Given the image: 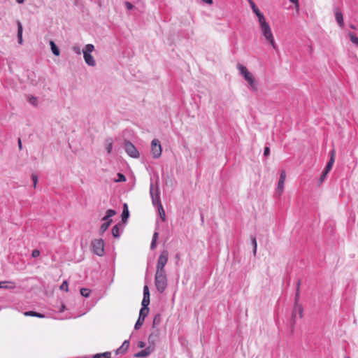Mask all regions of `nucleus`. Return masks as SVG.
<instances>
[{
	"instance_id": "nucleus-1",
	"label": "nucleus",
	"mask_w": 358,
	"mask_h": 358,
	"mask_svg": "<svg viewBox=\"0 0 358 358\" xmlns=\"http://www.w3.org/2000/svg\"><path fill=\"white\" fill-rule=\"evenodd\" d=\"M150 194L152 198V203L153 206L157 208L159 217L164 222L166 220V213L160 200V193L158 182H156L155 185L152 182H150Z\"/></svg>"
},
{
	"instance_id": "nucleus-2",
	"label": "nucleus",
	"mask_w": 358,
	"mask_h": 358,
	"mask_svg": "<svg viewBox=\"0 0 358 358\" xmlns=\"http://www.w3.org/2000/svg\"><path fill=\"white\" fill-rule=\"evenodd\" d=\"M94 50V45L92 44H87L85 46L82 50L83 57L85 63L90 66H94L96 62L94 57L91 55V53Z\"/></svg>"
},
{
	"instance_id": "nucleus-3",
	"label": "nucleus",
	"mask_w": 358,
	"mask_h": 358,
	"mask_svg": "<svg viewBox=\"0 0 358 358\" xmlns=\"http://www.w3.org/2000/svg\"><path fill=\"white\" fill-rule=\"evenodd\" d=\"M262 35L266 38V41L275 49H277V45L275 43L274 38L269 24H264L260 27Z\"/></svg>"
},
{
	"instance_id": "nucleus-4",
	"label": "nucleus",
	"mask_w": 358,
	"mask_h": 358,
	"mask_svg": "<svg viewBox=\"0 0 358 358\" xmlns=\"http://www.w3.org/2000/svg\"><path fill=\"white\" fill-rule=\"evenodd\" d=\"M116 214L115 210L109 209L106 211V215L103 217V220L106 221L103 223L100 227V234L102 235L109 227L112 222V220L110 218Z\"/></svg>"
},
{
	"instance_id": "nucleus-5",
	"label": "nucleus",
	"mask_w": 358,
	"mask_h": 358,
	"mask_svg": "<svg viewBox=\"0 0 358 358\" xmlns=\"http://www.w3.org/2000/svg\"><path fill=\"white\" fill-rule=\"evenodd\" d=\"M155 285L159 293H163L168 285L167 276H155Z\"/></svg>"
},
{
	"instance_id": "nucleus-6",
	"label": "nucleus",
	"mask_w": 358,
	"mask_h": 358,
	"mask_svg": "<svg viewBox=\"0 0 358 358\" xmlns=\"http://www.w3.org/2000/svg\"><path fill=\"white\" fill-rule=\"evenodd\" d=\"M92 247L93 252L98 256H103L104 255V241L103 239H95L92 242Z\"/></svg>"
},
{
	"instance_id": "nucleus-7",
	"label": "nucleus",
	"mask_w": 358,
	"mask_h": 358,
	"mask_svg": "<svg viewBox=\"0 0 358 358\" xmlns=\"http://www.w3.org/2000/svg\"><path fill=\"white\" fill-rule=\"evenodd\" d=\"M162 146L158 139H153L151 142V154L153 158L157 159L162 155Z\"/></svg>"
},
{
	"instance_id": "nucleus-8",
	"label": "nucleus",
	"mask_w": 358,
	"mask_h": 358,
	"mask_svg": "<svg viewBox=\"0 0 358 358\" xmlns=\"http://www.w3.org/2000/svg\"><path fill=\"white\" fill-rule=\"evenodd\" d=\"M300 289H296L295 297H294V306L292 314V320H295V313L296 310H299V315L300 318H302L303 313V308L301 305L299 304Z\"/></svg>"
},
{
	"instance_id": "nucleus-9",
	"label": "nucleus",
	"mask_w": 358,
	"mask_h": 358,
	"mask_svg": "<svg viewBox=\"0 0 358 358\" xmlns=\"http://www.w3.org/2000/svg\"><path fill=\"white\" fill-rule=\"evenodd\" d=\"M126 152L133 158H138L139 152L134 145L129 141H126L124 145Z\"/></svg>"
},
{
	"instance_id": "nucleus-10",
	"label": "nucleus",
	"mask_w": 358,
	"mask_h": 358,
	"mask_svg": "<svg viewBox=\"0 0 358 358\" xmlns=\"http://www.w3.org/2000/svg\"><path fill=\"white\" fill-rule=\"evenodd\" d=\"M285 178H286V172L285 170H282L280 171L279 180H278V186L276 188V194H278V196H280L283 192Z\"/></svg>"
},
{
	"instance_id": "nucleus-11",
	"label": "nucleus",
	"mask_w": 358,
	"mask_h": 358,
	"mask_svg": "<svg viewBox=\"0 0 358 358\" xmlns=\"http://www.w3.org/2000/svg\"><path fill=\"white\" fill-rule=\"evenodd\" d=\"M169 259V252L166 250L162 251L157 262V266L164 267L168 262Z\"/></svg>"
},
{
	"instance_id": "nucleus-12",
	"label": "nucleus",
	"mask_w": 358,
	"mask_h": 358,
	"mask_svg": "<svg viewBox=\"0 0 358 358\" xmlns=\"http://www.w3.org/2000/svg\"><path fill=\"white\" fill-rule=\"evenodd\" d=\"M244 78L247 80L250 85V88L252 91L256 92L257 90V83L255 78L252 75V73L250 72L248 75H246Z\"/></svg>"
},
{
	"instance_id": "nucleus-13",
	"label": "nucleus",
	"mask_w": 358,
	"mask_h": 358,
	"mask_svg": "<svg viewBox=\"0 0 358 358\" xmlns=\"http://www.w3.org/2000/svg\"><path fill=\"white\" fill-rule=\"evenodd\" d=\"M334 14L336 22L340 27L343 28L344 27L343 16L339 8L336 7L334 8Z\"/></svg>"
},
{
	"instance_id": "nucleus-14",
	"label": "nucleus",
	"mask_w": 358,
	"mask_h": 358,
	"mask_svg": "<svg viewBox=\"0 0 358 358\" xmlns=\"http://www.w3.org/2000/svg\"><path fill=\"white\" fill-rule=\"evenodd\" d=\"M17 41H18V43L22 45L23 43V39H22L23 27H22V23L20 21L17 22Z\"/></svg>"
},
{
	"instance_id": "nucleus-15",
	"label": "nucleus",
	"mask_w": 358,
	"mask_h": 358,
	"mask_svg": "<svg viewBox=\"0 0 358 358\" xmlns=\"http://www.w3.org/2000/svg\"><path fill=\"white\" fill-rule=\"evenodd\" d=\"M152 350L150 349V347H148L145 349L136 353L134 355L135 357L140 358V357H148L151 353Z\"/></svg>"
},
{
	"instance_id": "nucleus-16",
	"label": "nucleus",
	"mask_w": 358,
	"mask_h": 358,
	"mask_svg": "<svg viewBox=\"0 0 358 358\" xmlns=\"http://www.w3.org/2000/svg\"><path fill=\"white\" fill-rule=\"evenodd\" d=\"M129 346V341L127 340L124 341L123 342L122 345L119 348H117L116 350L115 353L117 355L124 353L127 350Z\"/></svg>"
},
{
	"instance_id": "nucleus-17",
	"label": "nucleus",
	"mask_w": 358,
	"mask_h": 358,
	"mask_svg": "<svg viewBox=\"0 0 358 358\" xmlns=\"http://www.w3.org/2000/svg\"><path fill=\"white\" fill-rule=\"evenodd\" d=\"M15 287V284L13 282L11 281H2L0 282V289H12Z\"/></svg>"
},
{
	"instance_id": "nucleus-18",
	"label": "nucleus",
	"mask_w": 358,
	"mask_h": 358,
	"mask_svg": "<svg viewBox=\"0 0 358 358\" xmlns=\"http://www.w3.org/2000/svg\"><path fill=\"white\" fill-rule=\"evenodd\" d=\"M255 14H256V15L258 17V21H259V23L260 24V27L264 26V24H268V23H267L266 21L265 17L260 12V10L258 13H255Z\"/></svg>"
},
{
	"instance_id": "nucleus-19",
	"label": "nucleus",
	"mask_w": 358,
	"mask_h": 358,
	"mask_svg": "<svg viewBox=\"0 0 358 358\" xmlns=\"http://www.w3.org/2000/svg\"><path fill=\"white\" fill-rule=\"evenodd\" d=\"M255 14H256V15L258 17V21H259V23L260 24V27L264 26V24H268V23H267L266 21L265 17L260 12V10L258 13H255Z\"/></svg>"
},
{
	"instance_id": "nucleus-20",
	"label": "nucleus",
	"mask_w": 358,
	"mask_h": 358,
	"mask_svg": "<svg viewBox=\"0 0 358 358\" xmlns=\"http://www.w3.org/2000/svg\"><path fill=\"white\" fill-rule=\"evenodd\" d=\"M255 14H256V15L258 17V21H259V23L260 24V27L264 26V24H268V23H267L266 21L265 17L260 12V10L258 13H255Z\"/></svg>"
},
{
	"instance_id": "nucleus-21",
	"label": "nucleus",
	"mask_w": 358,
	"mask_h": 358,
	"mask_svg": "<svg viewBox=\"0 0 358 358\" xmlns=\"http://www.w3.org/2000/svg\"><path fill=\"white\" fill-rule=\"evenodd\" d=\"M129 216V211L128 210V206L127 203L124 204L123 211L122 214V222H126Z\"/></svg>"
},
{
	"instance_id": "nucleus-22",
	"label": "nucleus",
	"mask_w": 358,
	"mask_h": 358,
	"mask_svg": "<svg viewBox=\"0 0 358 358\" xmlns=\"http://www.w3.org/2000/svg\"><path fill=\"white\" fill-rule=\"evenodd\" d=\"M50 45L53 55H55V56H59L60 54V51L57 45L55 43V42L51 41L50 42Z\"/></svg>"
},
{
	"instance_id": "nucleus-23",
	"label": "nucleus",
	"mask_w": 358,
	"mask_h": 358,
	"mask_svg": "<svg viewBox=\"0 0 358 358\" xmlns=\"http://www.w3.org/2000/svg\"><path fill=\"white\" fill-rule=\"evenodd\" d=\"M237 69H238L239 71V73L243 76L245 77L246 75H248V73H250V72L248 71L247 68L241 64H238L237 65Z\"/></svg>"
},
{
	"instance_id": "nucleus-24",
	"label": "nucleus",
	"mask_w": 358,
	"mask_h": 358,
	"mask_svg": "<svg viewBox=\"0 0 358 358\" xmlns=\"http://www.w3.org/2000/svg\"><path fill=\"white\" fill-rule=\"evenodd\" d=\"M162 322V315L160 313H157L155 315L153 319L152 327L155 328L158 326Z\"/></svg>"
},
{
	"instance_id": "nucleus-25",
	"label": "nucleus",
	"mask_w": 358,
	"mask_h": 358,
	"mask_svg": "<svg viewBox=\"0 0 358 358\" xmlns=\"http://www.w3.org/2000/svg\"><path fill=\"white\" fill-rule=\"evenodd\" d=\"M105 143H106V151H107V152L108 154H110L111 152L112 148H113V140H112V138H108L106 139Z\"/></svg>"
},
{
	"instance_id": "nucleus-26",
	"label": "nucleus",
	"mask_w": 358,
	"mask_h": 358,
	"mask_svg": "<svg viewBox=\"0 0 358 358\" xmlns=\"http://www.w3.org/2000/svg\"><path fill=\"white\" fill-rule=\"evenodd\" d=\"M155 276H167L165 268L157 266Z\"/></svg>"
},
{
	"instance_id": "nucleus-27",
	"label": "nucleus",
	"mask_w": 358,
	"mask_h": 358,
	"mask_svg": "<svg viewBox=\"0 0 358 358\" xmlns=\"http://www.w3.org/2000/svg\"><path fill=\"white\" fill-rule=\"evenodd\" d=\"M149 313V308H141L139 313V317L145 320V317L148 316Z\"/></svg>"
},
{
	"instance_id": "nucleus-28",
	"label": "nucleus",
	"mask_w": 358,
	"mask_h": 358,
	"mask_svg": "<svg viewBox=\"0 0 358 358\" xmlns=\"http://www.w3.org/2000/svg\"><path fill=\"white\" fill-rule=\"evenodd\" d=\"M93 358H111V352H105L103 353H98L94 355Z\"/></svg>"
},
{
	"instance_id": "nucleus-29",
	"label": "nucleus",
	"mask_w": 358,
	"mask_h": 358,
	"mask_svg": "<svg viewBox=\"0 0 358 358\" xmlns=\"http://www.w3.org/2000/svg\"><path fill=\"white\" fill-rule=\"evenodd\" d=\"M112 234L114 238L120 237L119 224H115L112 229Z\"/></svg>"
},
{
	"instance_id": "nucleus-30",
	"label": "nucleus",
	"mask_w": 358,
	"mask_h": 358,
	"mask_svg": "<svg viewBox=\"0 0 358 358\" xmlns=\"http://www.w3.org/2000/svg\"><path fill=\"white\" fill-rule=\"evenodd\" d=\"M24 315L27 316H33V317H37L40 318L44 317V315L41 313H36L34 311H27L24 313Z\"/></svg>"
},
{
	"instance_id": "nucleus-31",
	"label": "nucleus",
	"mask_w": 358,
	"mask_h": 358,
	"mask_svg": "<svg viewBox=\"0 0 358 358\" xmlns=\"http://www.w3.org/2000/svg\"><path fill=\"white\" fill-rule=\"evenodd\" d=\"M80 294L84 297H89L90 295L91 290L87 288H81L80 289Z\"/></svg>"
},
{
	"instance_id": "nucleus-32",
	"label": "nucleus",
	"mask_w": 358,
	"mask_h": 358,
	"mask_svg": "<svg viewBox=\"0 0 358 358\" xmlns=\"http://www.w3.org/2000/svg\"><path fill=\"white\" fill-rule=\"evenodd\" d=\"M251 243L253 246V254L255 255L257 252V243L255 236H251Z\"/></svg>"
},
{
	"instance_id": "nucleus-33",
	"label": "nucleus",
	"mask_w": 358,
	"mask_h": 358,
	"mask_svg": "<svg viewBox=\"0 0 358 358\" xmlns=\"http://www.w3.org/2000/svg\"><path fill=\"white\" fill-rule=\"evenodd\" d=\"M350 41L352 43L358 45V37L353 33H349Z\"/></svg>"
},
{
	"instance_id": "nucleus-34",
	"label": "nucleus",
	"mask_w": 358,
	"mask_h": 358,
	"mask_svg": "<svg viewBox=\"0 0 358 358\" xmlns=\"http://www.w3.org/2000/svg\"><path fill=\"white\" fill-rule=\"evenodd\" d=\"M144 320H143V319H141V318H140L138 317V320L136 321V324L134 325V329L136 330L139 329L142 327V325L143 324Z\"/></svg>"
},
{
	"instance_id": "nucleus-35",
	"label": "nucleus",
	"mask_w": 358,
	"mask_h": 358,
	"mask_svg": "<svg viewBox=\"0 0 358 358\" xmlns=\"http://www.w3.org/2000/svg\"><path fill=\"white\" fill-rule=\"evenodd\" d=\"M328 173H329V172H327V171H324V170L323 171L321 176L319 178V181H318L319 184H322L324 181Z\"/></svg>"
},
{
	"instance_id": "nucleus-36",
	"label": "nucleus",
	"mask_w": 358,
	"mask_h": 358,
	"mask_svg": "<svg viewBox=\"0 0 358 358\" xmlns=\"http://www.w3.org/2000/svg\"><path fill=\"white\" fill-rule=\"evenodd\" d=\"M335 157H336V152L335 150H332L330 152V159L328 162L334 165V163L335 162Z\"/></svg>"
},
{
	"instance_id": "nucleus-37",
	"label": "nucleus",
	"mask_w": 358,
	"mask_h": 358,
	"mask_svg": "<svg viewBox=\"0 0 358 358\" xmlns=\"http://www.w3.org/2000/svg\"><path fill=\"white\" fill-rule=\"evenodd\" d=\"M117 179H115V182H124L126 181V177L124 174L121 173H117Z\"/></svg>"
},
{
	"instance_id": "nucleus-38",
	"label": "nucleus",
	"mask_w": 358,
	"mask_h": 358,
	"mask_svg": "<svg viewBox=\"0 0 358 358\" xmlns=\"http://www.w3.org/2000/svg\"><path fill=\"white\" fill-rule=\"evenodd\" d=\"M150 304V298H143L142 300V308H148Z\"/></svg>"
},
{
	"instance_id": "nucleus-39",
	"label": "nucleus",
	"mask_w": 358,
	"mask_h": 358,
	"mask_svg": "<svg viewBox=\"0 0 358 358\" xmlns=\"http://www.w3.org/2000/svg\"><path fill=\"white\" fill-rule=\"evenodd\" d=\"M31 179H32V181H33L34 187L36 188L37 182H38V180L37 174L33 173L31 175Z\"/></svg>"
},
{
	"instance_id": "nucleus-40",
	"label": "nucleus",
	"mask_w": 358,
	"mask_h": 358,
	"mask_svg": "<svg viewBox=\"0 0 358 358\" xmlns=\"http://www.w3.org/2000/svg\"><path fill=\"white\" fill-rule=\"evenodd\" d=\"M143 298H150V292L148 285L143 287Z\"/></svg>"
},
{
	"instance_id": "nucleus-41",
	"label": "nucleus",
	"mask_w": 358,
	"mask_h": 358,
	"mask_svg": "<svg viewBox=\"0 0 358 358\" xmlns=\"http://www.w3.org/2000/svg\"><path fill=\"white\" fill-rule=\"evenodd\" d=\"M250 3L251 8L252 9V11L255 13H257L259 11V9L257 8V6L255 5V3L252 0H250Z\"/></svg>"
},
{
	"instance_id": "nucleus-42",
	"label": "nucleus",
	"mask_w": 358,
	"mask_h": 358,
	"mask_svg": "<svg viewBox=\"0 0 358 358\" xmlns=\"http://www.w3.org/2000/svg\"><path fill=\"white\" fill-rule=\"evenodd\" d=\"M157 337L156 335H154L153 334H151L148 337V342L150 345H154L155 342V338Z\"/></svg>"
},
{
	"instance_id": "nucleus-43",
	"label": "nucleus",
	"mask_w": 358,
	"mask_h": 358,
	"mask_svg": "<svg viewBox=\"0 0 358 358\" xmlns=\"http://www.w3.org/2000/svg\"><path fill=\"white\" fill-rule=\"evenodd\" d=\"M68 287H69L68 282L66 280H64L60 285V289L64 290L65 292H68V290H69Z\"/></svg>"
},
{
	"instance_id": "nucleus-44",
	"label": "nucleus",
	"mask_w": 358,
	"mask_h": 358,
	"mask_svg": "<svg viewBox=\"0 0 358 358\" xmlns=\"http://www.w3.org/2000/svg\"><path fill=\"white\" fill-rule=\"evenodd\" d=\"M72 50L74 53L77 54V55H80L81 53V50H80V48L78 45H74L73 46L72 48Z\"/></svg>"
},
{
	"instance_id": "nucleus-45",
	"label": "nucleus",
	"mask_w": 358,
	"mask_h": 358,
	"mask_svg": "<svg viewBox=\"0 0 358 358\" xmlns=\"http://www.w3.org/2000/svg\"><path fill=\"white\" fill-rule=\"evenodd\" d=\"M125 6H126V8L129 10H132L134 8L133 4L129 1L125 2Z\"/></svg>"
},
{
	"instance_id": "nucleus-46",
	"label": "nucleus",
	"mask_w": 358,
	"mask_h": 358,
	"mask_svg": "<svg viewBox=\"0 0 358 358\" xmlns=\"http://www.w3.org/2000/svg\"><path fill=\"white\" fill-rule=\"evenodd\" d=\"M29 102L33 105H36L37 103V99L34 96H31L29 98Z\"/></svg>"
},
{
	"instance_id": "nucleus-47",
	"label": "nucleus",
	"mask_w": 358,
	"mask_h": 358,
	"mask_svg": "<svg viewBox=\"0 0 358 358\" xmlns=\"http://www.w3.org/2000/svg\"><path fill=\"white\" fill-rule=\"evenodd\" d=\"M332 166H333V164L329 163V162H327L325 168H324V171H327V172H329L330 170L332 169Z\"/></svg>"
},
{
	"instance_id": "nucleus-48",
	"label": "nucleus",
	"mask_w": 358,
	"mask_h": 358,
	"mask_svg": "<svg viewBox=\"0 0 358 358\" xmlns=\"http://www.w3.org/2000/svg\"><path fill=\"white\" fill-rule=\"evenodd\" d=\"M40 255V251L38 250H34L31 253L33 257H37Z\"/></svg>"
},
{
	"instance_id": "nucleus-49",
	"label": "nucleus",
	"mask_w": 358,
	"mask_h": 358,
	"mask_svg": "<svg viewBox=\"0 0 358 358\" xmlns=\"http://www.w3.org/2000/svg\"><path fill=\"white\" fill-rule=\"evenodd\" d=\"M270 154V149L268 147H265L264 150V156H268Z\"/></svg>"
},
{
	"instance_id": "nucleus-50",
	"label": "nucleus",
	"mask_w": 358,
	"mask_h": 358,
	"mask_svg": "<svg viewBox=\"0 0 358 358\" xmlns=\"http://www.w3.org/2000/svg\"><path fill=\"white\" fill-rule=\"evenodd\" d=\"M290 2L294 3L295 8L298 10L299 8V3L298 0H289Z\"/></svg>"
},
{
	"instance_id": "nucleus-51",
	"label": "nucleus",
	"mask_w": 358,
	"mask_h": 358,
	"mask_svg": "<svg viewBox=\"0 0 358 358\" xmlns=\"http://www.w3.org/2000/svg\"><path fill=\"white\" fill-rule=\"evenodd\" d=\"M157 245V241L152 240L151 244H150V249L154 250L156 248Z\"/></svg>"
},
{
	"instance_id": "nucleus-52",
	"label": "nucleus",
	"mask_w": 358,
	"mask_h": 358,
	"mask_svg": "<svg viewBox=\"0 0 358 358\" xmlns=\"http://www.w3.org/2000/svg\"><path fill=\"white\" fill-rule=\"evenodd\" d=\"M158 236H159L158 232L155 231V233L153 234L152 239V240L157 241Z\"/></svg>"
},
{
	"instance_id": "nucleus-53",
	"label": "nucleus",
	"mask_w": 358,
	"mask_h": 358,
	"mask_svg": "<svg viewBox=\"0 0 358 358\" xmlns=\"http://www.w3.org/2000/svg\"><path fill=\"white\" fill-rule=\"evenodd\" d=\"M145 346V343L143 341H139L138 343V347L140 348H143Z\"/></svg>"
},
{
	"instance_id": "nucleus-54",
	"label": "nucleus",
	"mask_w": 358,
	"mask_h": 358,
	"mask_svg": "<svg viewBox=\"0 0 358 358\" xmlns=\"http://www.w3.org/2000/svg\"><path fill=\"white\" fill-rule=\"evenodd\" d=\"M301 283V280L299 279L296 282V289H300Z\"/></svg>"
},
{
	"instance_id": "nucleus-55",
	"label": "nucleus",
	"mask_w": 358,
	"mask_h": 358,
	"mask_svg": "<svg viewBox=\"0 0 358 358\" xmlns=\"http://www.w3.org/2000/svg\"><path fill=\"white\" fill-rule=\"evenodd\" d=\"M18 147H19V149L20 150H22V141H21V139L20 138H18Z\"/></svg>"
},
{
	"instance_id": "nucleus-56",
	"label": "nucleus",
	"mask_w": 358,
	"mask_h": 358,
	"mask_svg": "<svg viewBox=\"0 0 358 358\" xmlns=\"http://www.w3.org/2000/svg\"><path fill=\"white\" fill-rule=\"evenodd\" d=\"M204 3H206L208 4H212L213 0H202Z\"/></svg>"
},
{
	"instance_id": "nucleus-57",
	"label": "nucleus",
	"mask_w": 358,
	"mask_h": 358,
	"mask_svg": "<svg viewBox=\"0 0 358 358\" xmlns=\"http://www.w3.org/2000/svg\"><path fill=\"white\" fill-rule=\"evenodd\" d=\"M65 308L66 307H65L64 304H62L59 312H63L65 310Z\"/></svg>"
},
{
	"instance_id": "nucleus-58",
	"label": "nucleus",
	"mask_w": 358,
	"mask_h": 358,
	"mask_svg": "<svg viewBox=\"0 0 358 358\" xmlns=\"http://www.w3.org/2000/svg\"><path fill=\"white\" fill-rule=\"evenodd\" d=\"M17 3H22L24 2V0H16Z\"/></svg>"
},
{
	"instance_id": "nucleus-59",
	"label": "nucleus",
	"mask_w": 358,
	"mask_h": 358,
	"mask_svg": "<svg viewBox=\"0 0 358 358\" xmlns=\"http://www.w3.org/2000/svg\"><path fill=\"white\" fill-rule=\"evenodd\" d=\"M350 27L353 29H355V27L353 24H350Z\"/></svg>"
},
{
	"instance_id": "nucleus-60",
	"label": "nucleus",
	"mask_w": 358,
	"mask_h": 358,
	"mask_svg": "<svg viewBox=\"0 0 358 358\" xmlns=\"http://www.w3.org/2000/svg\"><path fill=\"white\" fill-rule=\"evenodd\" d=\"M296 313H299V310H296V313H295V317L296 316Z\"/></svg>"
},
{
	"instance_id": "nucleus-61",
	"label": "nucleus",
	"mask_w": 358,
	"mask_h": 358,
	"mask_svg": "<svg viewBox=\"0 0 358 358\" xmlns=\"http://www.w3.org/2000/svg\"><path fill=\"white\" fill-rule=\"evenodd\" d=\"M346 358H350V357H346Z\"/></svg>"
}]
</instances>
